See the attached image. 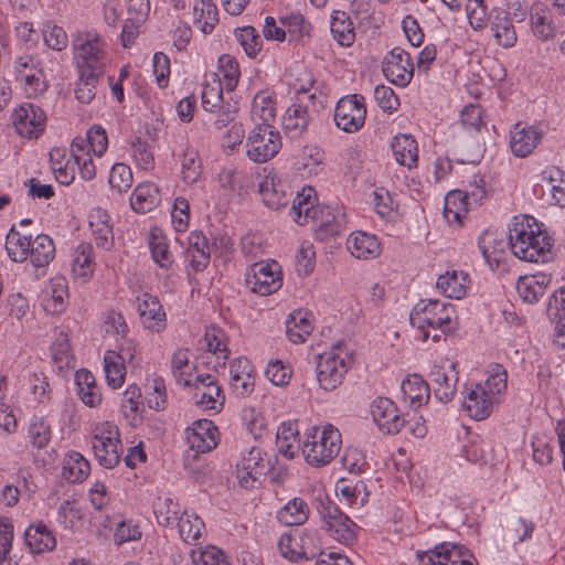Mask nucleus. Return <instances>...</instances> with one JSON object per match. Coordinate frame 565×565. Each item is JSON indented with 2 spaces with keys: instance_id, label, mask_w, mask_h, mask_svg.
Masks as SVG:
<instances>
[{
  "instance_id": "6e6d98bb",
  "label": "nucleus",
  "mask_w": 565,
  "mask_h": 565,
  "mask_svg": "<svg viewBox=\"0 0 565 565\" xmlns=\"http://www.w3.org/2000/svg\"><path fill=\"white\" fill-rule=\"evenodd\" d=\"M507 371L502 365L495 364L488 375L484 383H478L487 393L488 397L495 404L499 403L500 396L507 391Z\"/></svg>"
},
{
  "instance_id": "79ce46f5",
  "label": "nucleus",
  "mask_w": 565,
  "mask_h": 565,
  "mask_svg": "<svg viewBox=\"0 0 565 565\" xmlns=\"http://www.w3.org/2000/svg\"><path fill=\"white\" fill-rule=\"evenodd\" d=\"M149 248L152 259L163 269H169L174 259L167 236L160 228H152L149 234Z\"/></svg>"
},
{
  "instance_id": "58836bf2",
  "label": "nucleus",
  "mask_w": 565,
  "mask_h": 565,
  "mask_svg": "<svg viewBox=\"0 0 565 565\" xmlns=\"http://www.w3.org/2000/svg\"><path fill=\"white\" fill-rule=\"evenodd\" d=\"M392 151L395 160L404 167L412 169L418 161V148L416 140L411 135H398L393 138Z\"/></svg>"
},
{
  "instance_id": "49530a36",
  "label": "nucleus",
  "mask_w": 565,
  "mask_h": 565,
  "mask_svg": "<svg viewBox=\"0 0 565 565\" xmlns=\"http://www.w3.org/2000/svg\"><path fill=\"white\" fill-rule=\"evenodd\" d=\"M331 32L341 46H351L355 41L353 22L345 11L337 10L332 13Z\"/></svg>"
},
{
  "instance_id": "7c9ffc66",
  "label": "nucleus",
  "mask_w": 565,
  "mask_h": 565,
  "mask_svg": "<svg viewBox=\"0 0 565 565\" xmlns=\"http://www.w3.org/2000/svg\"><path fill=\"white\" fill-rule=\"evenodd\" d=\"M95 270L94 250L88 243L79 244L72 253V275L81 282H87Z\"/></svg>"
},
{
  "instance_id": "c9c22d12",
  "label": "nucleus",
  "mask_w": 565,
  "mask_h": 565,
  "mask_svg": "<svg viewBox=\"0 0 565 565\" xmlns=\"http://www.w3.org/2000/svg\"><path fill=\"white\" fill-rule=\"evenodd\" d=\"M160 203L159 188L152 182L139 183L130 198V205L138 213H147Z\"/></svg>"
},
{
  "instance_id": "a211bd4d",
  "label": "nucleus",
  "mask_w": 565,
  "mask_h": 565,
  "mask_svg": "<svg viewBox=\"0 0 565 565\" xmlns=\"http://www.w3.org/2000/svg\"><path fill=\"white\" fill-rule=\"evenodd\" d=\"M486 194L483 186H477L471 194L460 190L451 191L445 196L444 216L448 223L461 224L462 217L468 212V205L472 199L475 203L479 202Z\"/></svg>"
},
{
  "instance_id": "1a4fd4ad",
  "label": "nucleus",
  "mask_w": 565,
  "mask_h": 565,
  "mask_svg": "<svg viewBox=\"0 0 565 565\" xmlns=\"http://www.w3.org/2000/svg\"><path fill=\"white\" fill-rule=\"evenodd\" d=\"M245 282L254 294L271 295L282 286L281 268L275 260L254 263L245 275Z\"/></svg>"
},
{
  "instance_id": "bf43d9fd",
  "label": "nucleus",
  "mask_w": 565,
  "mask_h": 565,
  "mask_svg": "<svg viewBox=\"0 0 565 565\" xmlns=\"http://www.w3.org/2000/svg\"><path fill=\"white\" fill-rule=\"evenodd\" d=\"M157 522L162 526H174L181 515L179 503L170 497L158 498L153 505Z\"/></svg>"
},
{
  "instance_id": "f03ea898",
  "label": "nucleus",
  "mask_w": 565,
  "mask_h": 565,
  "mask_svg": "<svg viewBox=\"0 0 565 565\" xmlns=\"http://www.w3.org/2000/svg\"><path fill=\"white\" fill-rule=\"evenodd\" d=\"M411 324L420 331L424 342H439L443 335L457 329L456 311L451 303L438 299L419 300L409 313Z\"/></svg>"
},
{
  "instance_id": "aec40b11",
  "label": "nucleus",
  "mask_w": 565,
  "mask_h": 565,
  "mask_svg": "<svg viewBox=\"0 0 565 565\" xmlns=\"http://www.w3.org/2000/svg\"><path fill=\"white\" fill-rule=\"evenodd\" d=\"M137 309L146 329L160 332L166 328V312L158 297L148 292L142 294L137 298Z\"/></svg>"
},
{
  "instance_id": "13d9d810",
  "label": "nucleus",
  "mask_w": 565,
  "mask_h": 565,
  "mask_svg": "<svg viewBox=\"0 0 565 565\" xmlns=\"http://www.w3.org/2000/svg\"><path fill=\"white\" fill-rule=\"evenodd\" d=\"M121 358L115 354L114 350H108L104 355V371L108 386L119 388L122 386L126 376L125 363Z\"/></svg>"
},
{
  "instance_id": "423d86ee",
  "label": "nucleus",
  "mask_w": 565,
  "mask_h": 565,
  "mask_svg": "<svg viewBox=\"0 0 565 565\" xmlns=\"http://www.w3.org/2000/svg\"><path fill=\"white\" fill-rule=\"evenodd\" d=\"M12 70L15 81L29 98H36L47 90L49 84L42 61L38 55L22 54L17 56L13 60Z\"/></svg>"
},
{
  "instance_id": "412c9836",
  "label": "nucleus",
  "mask_w": 565,
  "mask_h": 565,
  "mask_svg": "<svg viewBox=\"0 0 565 565\" xmlns=\"http://www.w3.org/2000/svg\"><path fill=\"white\" fill-rule=\"evenodd\" d=\"M551 281L552 276L543 271L524 275L516 281V292L523 302L535 303L544 296Z\"/></svg>"
},
{
  "instance_id": "f257e3e1",
  "label": "nucleus",
  "mask_w": 565,
  "mask_h": 565,
  "mask_svg": "<svg viewBox=\"0 0 565 565\" xmlns=\"http://www.w3.org/2000/svg\"><path fill=\"white\" fill-rule=\"evenodd\" d=\"M510 249L523 262L545 264L553 259L554 239L533 216H514L509 228Z\"/></svg>"
},
{
  "instance_id": "20e7f679",
  "label": "nucleus",
  "mask_w": 565,
  "mask_h": 565,
  "mask_svg": "<svg viewBox=\"0 0 565 565\" xmlns=\"http://www.w3.org/2000/svg\"><path fill=\"white\" fill-rule=\"evenodd\" d=\"M352 365V353L342 342L317 356V380L324 391H333L340 386Z\"/></svg>"
},
{
  "instance_id": "8fccbe9b",
  "label": "nucleus",
  "mask_w": 565,
  "mask_h": 565,
  "mask_svg": "<svg viewBox=\"0 0 565 565\" xmlns=\"http://www.w3.org/2000/svg\"><path fill=\"white\" fill-rule=\"evenodd\" d=\"M174 526L178 527L181 540L188 544L195 543L204 530V523L201 518L188 510L182 511Z\"/></svg>"
},
{
  "instance_id": "09e8293b",
  "label": "nucleus",
  "mask_w": 565,
  "mask_h": 565,
  "mask_svg": "<svg viewBox=\"0 0 565 565\" xmlns=\"http://www.w3.org/2000/svg\"><path fill=\"white\" fill-rule=\"evenodd\" d=\"M309 507L301 498L289 500L277 513L280 523L292 526L303 524L309 516Z\"/></svg>"
},
{
  "instance_id": "052dcab7",
  "label": "nucleus",
  "mask_w": 565,
  "mask_h": 565,
  "mask_svg": "<svg viewBox=\"0 0 565 565\" xmlns=\"http://www.w3.org/2000/svg\"><path fill=\"white\" fill-rule=\"evenodd\" d=\"M171 370L175 381L183 386L192 385V372L194 366L190 364V352L186 349H179L171 360Z\"/></svg>"
},
{
  "instance_id": "0e129e2a",
  "label": "nucleus",
  "mask_w": 565,
  "mask_h": 565,
  "mask_svg": "<svg viewBox=\"0 0 565 565\" xmlns=\"http://www.w3.org/2000/svg\"><path fill=\"white\" fill-rule=\"evenodd\" d=\"M28 438L34 448L46 447L52 438V428L49 422L44 417H33L28 427Z\"/></svg>"
},
{
  "instance_id": "f3484780",
  "label": "nucleus",
  "mask_w": 565,
  "mask_h": 565,
  "mask_svg": "<svg viewBox=\"0 0 565 565\" xmlns=\"http://www.w3.org/2000/svg\"><path fill=\"white\" fill-rule=\"evenodd\" d=\"M543 132L535 126L516 122L510 130V149L518 158L529 157L541 143Z\"/></svg>"
},
{
  "instance_id": "2eb2a0df",
  "label": "nucleus",
  "mask_w": 565,
  "mask_h": 565,
  "mask_svg": "<svg viewBox=\"0 0 565 565\" xmlns=\"http://www.w3.org/2000/svg\"><path fill=\"white\" fill-rule=\"evenodd\" d=\"M383 73L390 82L397 86L408 85L414 74L409 53L401 47H394L384 58Z\"/></svg>"
},
{
  "instance_id": "a878e982",
  "label": "nucleus",
  "mask_w": 565,
  "mask_h": 565,
  "mask_svg": "<svg viewBox=\"0 0 565 565\" xmlns=\"http://www.w3.org/2000/svg\"><path fill=\"white\" fill-rule=\"evenodd\" d=\"M311 121V114L307 105L301 100L290 105L282 116V128L290 138H298L305 131Z\"/></svg>"
},
{
  "instance_id": "864d4df0",
  "label": "nucleus",
  "mask_w": 565,
  "mask_h": 565,
  "mask_svg": "<svg viewBox=\"0 0 565 565\" xmlns=\"http://www.w3.org/2000/svg\"><path fill=\"white\" fill-rule=\"evenodd\" d=\"M86 142L82 137L75 138L71 143V154L78 167L81 177L86 180H93L96 175V167L93 162L89 151H86Z\"/></svg>"
},
{
  "instance_id": "a18cd8bd",
  "label": "nucleus",
  "mask_w": 565,
  "mask_h": 565,
  "mask_svg": "<svg viewBox=\"0 0 565 565\" xmlns=\"http://www.w3.org/2000/svg\"><path fill=\"white\" fill-rule=\"evenodd\" d=\"M75 381L78 386V397L85 405L89 407H96L100 404L102 393L95 382V376L89 371H77Z\"/></svg>"
},
{
  "instance_id": "2f4dec72",
  "label": "nucleus",
  "mask_w": 565,
  "mask_h": 565,
  "mask_svg": "<svg viewBox=\"0 0 565 565\" xmlns=\"http://www.w3.org/2000/svg\"><path fill=\"white\" fill-rule=\"evenodd\" d=\"M434 395L441 403H449L457 392L458 374L455 371V364L449 370L436 369L433 373Z\"/></svg>"
},
{
  "instance_id": "ddd939ff",
  "label": "nucleus",
  "mask_w": 565,
  "mask_h": 565,
  "mask_svg": "<svg viewBox=\"0 0 565 565\" xmlns=\"http://www.w3.org/2000/svg\"><path fill=\"white\" fill-rule=\"evenodd\" d=\"M46 116L41 107L25 103L13 110L12 124L23 138L36 139L44 131Z\"/></svg>"
},
{
  "instance_id": "c756f323",
  "label": "nucleus",
  "mask_w": 565,
  "mask_h": 565,
  "mask_svg": "<svg viewBox=\"0 0 565 565\" xmlns=\"http://www.w3.org/2000/svg\"><path fill=\"white\" fill-rule=\"evenodd\" d=\"M24 542L33 554L50 552L56 546L54 533L42 522L31 524L25 529Z\"/></svg>"
},
{
  "instance_id": "680f3d73",
  "label": "nucleus",
  "mask_w": 565,
  "mask_h": 565,
  "mask_svg": "<svg viewBox=\"0 0 565 565\" xmlns=\"http://www.w3.org/2000/svg\"><path fill=\"white\" fill-rule=\"evenodd\" d=\"M79 77L75 97L82 104H89L96 96V88L103 73L78 71Z\"/></svg>"
},
{
  "instance_id": "6ab92c4d",
  "label": "nucleus",
  "mask_w": 565,
  "mask_h": 565,
  "mask_svg": "<svg viewBox=\"0 0 565 565\" xmlns=\"http://www.w3.org/2000/svg\"><path fill=\"white\" fill-rule=\"evenodd\" d=\"M186 439L196 452H209L217 446L218 429L209 419H199L186 431Z\"/></svg>"
},
{
  "instance_id": "473e14b6",
  "label": "nucleus",
  "mask_w": 565,
  "mask_h": 565,
  "mask_svg": "<svg viewBox=\"0 0 565 565\" xmlns=\"http://www.w3.org/2000/svg\"><path fill=\"white\" fill-rule=\"evenodd\" d=\"M313 330L312 313L297 310L286 320V334L290 342L300 344L306 342Z\"/></svg>"
},
{
  "instance_id": "69168bd1",
  "label": "nucleus",
  "mask_w": 565,
  "mask_h": 565,
  "mask_svg": "<svg viewBox=\"0 0 565 565\" xmlns=\"http://www.w3.org/2000/svg\"><path fill=\"white\" fill-rule=\"evenodd\" d=\"M181 174L185 183H195L202 174V162L194 148H186L181 159Z\"/></svg>"
},
{
  "instance_id": "3c124183",
  "label": "nucleus",
  "mask_w": 565,
  "mask_h": 565,
  "mask_svg": "<svg viewBox=\"0 0 565 565\" xmlns=\"http://www.w3.org/2000/svg\"><path fill=\"white\" fill-rule=\"evenodd\" d=\"M335 492L344 499L348 504L364 505L369 499V492L364 481H353L348 478H341L335 483Z\"/></svg>"
},
{
  "instance_id": "4d7b16f0",
  "label": "nucleus",
  "mask_w": 565,
  "mask_h": 565,
  "mask_svg": "<svg viewBox=\"0 0 565 565\" xmlns=\"http://www.w3.org/2000/svg\"><path fill=\"white\" fill-rule=\"evenodd\" d=\"M493 36L498 44L503 47H512L516 42V32L514 25L507 12H499L491 24Z\"/></svg>"
},
{
  "instance_id": "37998d69",
  "label": "nucleus",
  "mask_w": 565,
  "mask_h": 565,
  "mask_svg": "<svg viewBox=\"0 0 565 565\" xmlns=\"http://www.w3.org/2000/svg\"><path fill=\"white\" fill-rule=\"evenodd\" d=\"M30 262L34 267H46L55 257V244L46 234H39L30 247Z\"/></svg>"
},
{
  "instance_id": "0eeeda50",
  "label": "nucleus",
  "mask_w": 565,
  "mask_h": 565,
  "mask_svg": "<svg viewBox=\"0 0 565 565\" xmlns=\"http://www.w3.org/2000/svg\"><path fill=\"white\" fill-rule=\"evenodd\" d=\"M322 527L340 543L350 545L356 540V524L328 498L320 499L317 507Z\"/></svg>"
},
{
  "instance_id": "f8f14e48",
  "label": "nucleus",
  "mask_w": 565,
  "mask_h": 565,
  "mask_svg": "<svg viewBox=\"0 0 565 565\" xmlns=\"http://www.w3.org/2000/svg\"><path fill=\"white\" fill-rule=\"evenodd\" d=\"M417 556L420 565H477L467 547L450 542H444Z\"/></svg>"
},
{
  "instance_id": "39448f33",
  "label": "nucleus",
  "mask_w": 565,
  "mask_h": 565,
  "mask_svg": "<svg viewBox=\"0 0 565 565\" xmlns=\"http://www.w3.org/2000/svg\"><path fill=\"white\" fill-rule=\"evenodd\" d=\"M78 71L103 73L107 63L105 41L95 32L78 34L73 41Z\"/></svg>"
},
{
  "instance_id": "5701e85b",
  "label": "nucleus",
  "mask_w": 565,
  "mask_h": 565,
  "mask_svg": "<svg viewBox=\"0 0 565 565\" xmlns=\"http://www.w3.org/2000/svg\"><path fill=\"white\" fill-rule=\"evenodd\" d=\"M469 274L463 270H447L437 279L436 287L447 298L462 299L470 288Z\"/></svg>"
},
{
  "instance_id": "72a5a7b5",
  "label": "nucleus",
  "mask_w": 565,
  "mask_h": 565,
  "mask_svg": "<svg viewBox=\"0 0 565 565\" xmlns=\"http://www.w3.org/2000/svg\"><path fill=\"white\" fill-rule=\"evenodd\" d=\"M278 451L287 459H294L300 449L299 428L297 422L282 423L276 434Z\"/></svg>"
},
{
  "instance_id": "de8ad7c7",
  "label": "nucleus",
  "mask_w": 565,
  "mask_h": 565,
  "mask_svg": "<svg viewBox=\"0 0 565 565\" xmlns=\"http://www.w3.org/2000/svg\"><path fill=\"white\" fill-rule=\"evenodd\" d=\"M316 192L311 186L303 188L300 193L294 200L292 206L290 207V216L300 225H303L317 210Z\"/></svg>"
},
{
  "instance_id": "ea45409f",
  "label": "nucleus",
  "mask_w": 565,
  "mask_h": 565,
  "mask_svg": "<svg viewBox=\"0 0 565 565\" xmlns=\"http://www.w3.org/2000/svg\"><path fill=\"white\" fill-rule=\"evenodd\" d=\"M218 22V10L212 0H195L193 23L204 34H210Z\"/></svg>"
},
{
  "instance_id": "603ef678",
  "label": "nucleus",
  "mask_w": 565,
  "mask_h": 565,
  "mask_svg": "<svg viewBox=\"0 0 565 565\" xmlns=\"http://www.w3.org/2000/svg\"><path fill=\"white\" fill-rule=\"evenodd\" d=\"M276 116V104L268 92H258L252 104V118L259 122L257 125H271Z\"/></svg>"
},
{
  "instance_id": "dca6fc26",
  "label": "nucleus",
  "mask_w": 565,
  "mask_h": 565,
  "mask_svg": "<svg viewBox=\"0 0 565 565\" xmlns=\"http://www.w3.org/2000/svg\"><path fill=\"white\" fill-rule=\"evenodd\" d=\"M371 415L379 429L384 434H397L405 425V419L396 404L387 397H377L372 402Z\"/></svg>"
},
{
  "instance_id": "9d476101",
  "label": "nucleus",
  "mask_w": 565,
  "mask_h": 565,
  "mask_svg": "<svg viewBox=\"0 0 565 565\" xmlns=\"http://www.w3.org/2000/svg\"><path fill=\"white\" fill-rule=\"evenodd\" d=\"M333 117L337 127L342 131L347 134L358 132L364 126L366 117L364 97L353 94L340 98Z\"/></svg>"
},
{
  "instance_id": "7ed1b4c3",
  "label": "nucleus",
  "mask_w": 565,
  "mask_h": 565,
  "mask_svg": "<svg viewBox=\"0 0 565 565\" xmlns=\"http://www.w3.org/2000/svg\"><path fill=\"white\" fill-rule=\"evenodd\" d=\"M302 454L306 462L315 468L328 466L339 455L342 447L340 430L331 424L311 427L306 433Z\"/></svg>"
},
{
  "instance_id": "bb28decb",
  "label": "nucleus",
  "mask_w": 565,
  "mask_h": 565,
  "mask_svg": "<svg viewBox=\"0 0 565 565\" xmlns=\"http://www.w3.org/2000/svg\"><path fill=\"white\" fill-rule=\"evenodd\" d=\"M253 365L246 358L235 359L230 366V384L237 395H248L254 390Z\"/></svg>"
},
{
  "instance_id": "4c0bfd02",
  "label": "nucleus",
  "mask_w": 565,
  "mask_h": 565,
  "mask_svg": "<svg viewBox=\"0 0 565 565\" xmlns=\"http://www.w3.org/2000/svg\"><path fill=\"white\" fill-rule=\"evenodd\" d=\"M68 298L67 280L64 277H53L50 280L46 297L43 300L44 309L52 313H61L66 308Z\"/></svg>"
},
{
  "instance_id": "4468645a",
  "label": "nucleus",
  "mask_w": 565,
  "mask_h": 565,
  "mask_svg": "<svg viewBox=\"0 0 565 565\" xmlns=\"http://www.w3.org/2000/svg\"><path fill=\"white\" fill-rule=\"evenodd\" d=\"M192 384L194 387L193 398L196 405L205 411L216 413L222 411L225 403V395L213 375L200 374L195 376Z\"/></svg>"
},
{
  "instance_id": "e2e57ef3",
  "label": "nucleus",
  "mask_w": 565,
  "mask_h": 565,
  "mask_svg": "<svg viewBox=\"0 0 565 565\" xmlns=\"http://www.w3.org/2000/svg\"><path fill=\"white\" fill-rule=\"evenodd\" d=\"M289 86L292 87L298 95H307L310 100L316 98V92L310 93L316 79L312 73L305 66L300 65L292 70L290 74Z\"/></svg>"
},
{
  "instance_id": "393cba45",
  "label": "nucleus",
  "mask_w": 565,
  "mask_h": 565,
  "mask_svg": "<svg viewBox=\"0 0 565 565\" xmlns=\"http://www.w3.org/2000/svg\"><path fill=\"white\" fill-rule=\"evenodd\" d=\"M347 245L351 255L359 259H373L380 256L382 252L377 237L362 231L351 233Z\"/></svg>"
},
{
  "instance_id": "e433bc0d",
  "label": "nucleus",
  "mask_w": 565,
  "mask_h": 565,
  "mask_svg": "<svg viewBox=\"0 0 565 565\" xmlns=\"http://www.w3.org/2000/svg\"><path fill=\"white\" fill-rule=\"evenodd\" d=\"M401 390L404 401L414 408H418L427 404L430 397L429 385L417 374L409 375L402 382Z\"/></svg>"
},
{
  "instance_id": "cd10ccee",
  "label": "nucleus",
  "mask_w": 565,
  "mask_h": 565,
  "mask_svg": "<svg viewBox=\"0 0 565 565\" xmlns=\"http://www.w3.org/2000/svg\"><path fill=\"white\" fill-rule=\"evenodd\" d=\"M462 407L471 418L483 420L491 415L494 403L488 397L480 385H473L467 391Z\"/></svg>"
},
{
  "instance_id": "9b49d317",
  "label": "nucleus",
  "mask_w": 565,
  "mask_h": 565,
  "mask_svg": "<svg viewBox=\"0 0 565 565\" xmlns=\"http://www.w3.org/2000/svg\"><path fill=\"white\" fill-rule=\"evenodd\" d=\"M266 473L264 452L258 446H250L241 452L236 463V478L244 489H253L260 484V479Z\"/></svg>"
},
{
  "instance_id": "c85d7f7f",
  "label": "nucleus",
  "mask_w": 565,
  "mask_h": 565,
  "mask_svg": "<svg viewBox=\"0 0 565 565\" xmlns=\"http://www.w3.org/2000/svg\"><path fill=\"white\" fill-rule=\"evenodd\" d=\"M541 180L551 204L565 207V172L556 166H548L541 172Z\"/></svg>"
},
{
  "instance_id": "5fc2aeb1",
  "label": "nucleus",
  "mask_w": 565,
  "mask_h": 565,
  "mask_svg": "<svg viewBox=\"0 0 565 565\" xmlns=\"http://www.w3.org/2000/svg\"><path fill=\"white\" fill-rule=\"evenodd\" d=\"M319 234L334 236L343 230V222L329 206H318L311 215Z\"/></svg>"
},
{
  "instance_id": "f704fd0d",
  "label": "nucleus",
  "mask_w": 565,
  "mask_h": 565,
  "mask_svg": "<svg viewBox=\"0 0 565 565\" xmlns=\"http://www.w3.org/2000/svg\"><path fill=\"white\" fill-rule=\"evenodd\" d=\"M530 15L532 31L536 38L546 41L555 36L557 29L553 22L551 10L544 3H534Z\"/></svg>"
},
{
  "instance_id": "338daca9",
  "label": "nucleus",
  "mask_w": 565,
  "mask_h": 565,
  "mask_svg": "<svg viewBox=\"0 0 565 565\" xmlns=\"http://www.w3.org/2000/svg\"><path fill=\"white\" fill-rule=\"evenodd\" d=\"M191 265L195 270H203L210 260V250L206 239L201 234L190 236Z\"/></svg>"
},
{
  "instance_id": "a19ab883",
  "label": "nucleus",
  "mask_w": 565,
  "mask_h": 565,
  "mask_svg": "<svg viewBox=\"0 0 565 565\" xmlns=\"http://www.w3.org/2000/svg\"><path fill=\"white\" fill-rule=\"evenodd\" d=\"M32 241V235H28L12 226L6 239V249L10 259L17 263L25 262L30 255L29 249Z\"/></svg>"
},
{
  "instance_id": "6e6552de",
  "label": "nucleus",
  "mask_w": 565,
  "mask_h": 565,
  "mask_svg": "<svg viewBox=\"0 0 565 565\" xmlns=\"http://www.w3.org/2000/svg\"><path fill=\"white\" fill-rule=\"evenodd\" d=\"M281 146L280 132L271 125H256L246 141L247 156L250 160L263 163L274 158Z\"/></svg>"
},
{
  "instance_id": "774afa93",
  "label": "nucleus",
  "mask_w": 565,
  "mask_h": 565,
  "mask_svg": "<svg viewBox=\"0 0 565 565\" xmlns=\"http://www.w3.org/2000/svg\"><path fill=\"white\" fill-rule=\"evenodd\" d=\"M204 341L207 351L213 353L218 361L224 363L227 360L230 350L227 349L226 335L221 329H207L204 334Z\"/></svg>"
},
{
  "instance_id": "4be33fe9",
  "label": "nucleus",
  "mask_w": 565,
  "mask_h": 565,
  "mask_svg": "<svg viewBox=\"0 0 565 565\" xmlns=\"http://www.w3.org/2000/svg\"><path fill=\"white\" fill-rule=\"evenodd\" d=\"M479 249L488 263L494 269L504 260L509 242L504 239L502 234L493 231H484L479 238Z\"/></svg>"
},
{
  "instance_id": "b1692460",
  "label": "nucleus",
  "mask_w": 565,
  "mask_h": 565,
  "mask_svg": "<svg viewBox=\"0 0 565 565\" xmlns=\"http://www.w3.org/2000/svg\"><path fill=\"white\" fill-rule=\"evenodd\" d=\"M88 224L96 245L106 250L114 245L113 225L107 211L96 207L88 215Z\"/></svg>"
},
{
  "instance_id": "c03bdc74",
  "label": "nucleus",
  "mask_w": 565,
  "mask_h": 565,
  "mask_svg": "<svg viewBox=\"0 0 565 565\" xmlns=\"http://www.w3.org/2000/svg\"><path fill=\"white\" fill-rule=\"evenodd\" d=\"M89 462L77 451H70L63 460L62 476L72 483L84 481L89 475Z\"/></svg>"
}]
</instances>
